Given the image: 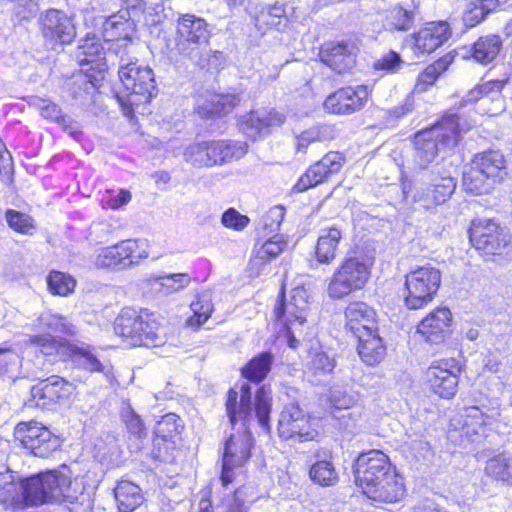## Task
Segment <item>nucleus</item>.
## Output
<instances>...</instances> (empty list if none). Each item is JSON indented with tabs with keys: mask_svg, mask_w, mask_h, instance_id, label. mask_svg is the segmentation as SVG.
Segmentation results:
<instances>
[{
	"mask_svg": "<svg viewBox=\"0 0 512 512\" xmlns=\"http://www.w3.org/2000/svg\"><path fill=\"white\" fill-rule=\"evenodd\" d=\"M451 36V30L447 22H432L411 36V48L414 54H429L444 44Z\"/></svg>",
	"mask_w": 512,
	"mask_h": 512,
	"instance_id": "27",
	"label": "nucleus"
},
{
	"mask_svg": "<svg viewBox=\"0 0 512 512\" xmlns=\"http://www.w3.org/2000/svg\"><path fill=\"white\" fill-rule=\"evenodd\" d=\"M308 297L307 290L299 286L291 291L288 301L283 292L276 300L273 310L275 321L284 328L288 345L291 348H297L300 340L305 338L304 327Z\"/></svg>",
	"mask_w": 512,
	"mask_h": 512,
	"instance_id": "9",
	"label": "nucleus"
},
{
	"mask_svg": "<svg viewBox=\"0 0 512 512\" xmlns=\"http://www.w3.org/2000/svg\"><path fill=\"white\" fill-rule=\"evenodd\" d=\"M328 400L330 408L335 410H349L355 403L354 395L349 394L342 387H333L330 389Z\"/></svg>",
	"mask_w": 512,
	"mask_h": 512,
	"instance_id": "58",
	"label": "nucleus"
},
{
	"mask_svg": "<svg viewBox=\"0 0 512 512\" xmlns=\"http://www.w3.org/2000/svg\"><path fill=\"white\" fill-rule=\"evenodd\" d=\"M8 225L16 232L28 234L32 228L31 218L15 210H7L5 213Z\"/></svg>",
	"mask_w": 512,
	"mask_h": 512,
	"instance_id": "63",
	"label": "nucleus"
},
{
	"mask_svg": "<svg viewBox=\"0 0 512 512\" xmlns=\"http://www.w3.org/2000/svg\"><path fill=\"white\" fill-rule=\"evenodd\" d=\"M278 435L286 441H312L319 435L318 422L306 415L298 404L290 403L280 414Z\"/></svg>",
	"mask_w": 512,
	"mask_h": 512,
	"instance_id": "15",
	"label": "nucleus"
},
{
	"mask_svg": "<svg viewBox=\"0 0 512 512\" xmlns=\"http://www.w3.org/2000/svg\"><path fill=\"white\" fill-rule=\"evenodd\" d=\"M71 385L63 378L52 375L34 385V402L37 407L49 408L58 400L68 397Z\"/></svg>",
	"mask_w": 512,
	"mask_h": 512,
	"instance_id": "32",
	"label": "nucleus"
},
{
	"mask_svg": "<svg viewBox=\"0 0 512 512\" xmlns=\"http://www.w3.org/2000/svg\"><path fill=\"white\" fill-rule=\"evenodd\" d=\"M344 162L345 159L341 153L335 151L328 152L306 170L294 185L293 190L298 193L304 192L309 188L328 181L330 177L340 172Z\"/></svg>",
	"mask_w": 512,
	"mask_h": 512,
	"instance_id": "23",
	"label": "nucleus"
},
{
	"mask_svg": "<svg viewBox=\"0 0 512 512\" xmlns=\"http://www.w3.org/2000/svg\"><path fill=\"white\" fill-rule=\"evenodd\" d=\"M441 285V272L431 266H419L406 275L404 304L418 310L433 301Z\"/></svg>",
	"mask_w": 512,
	"mask_h": 512,
	"instance_id": "12",
	"label": "nucleus"
},
{
	"mask_svg": "<svg viewBox=\"0 0 512 512\" xmlns=\"http://www.w3.org/2000/svg\"><path fill=\"white\" fill-rule=\"evenodd\" d=\"M247 153V145L226 140L202 141L185 148L184 160L196 168L220 166Z\"/></svg>",
	"mask_w": 512,
	"mask_h": 512,
	"instance_id": "10",
	"label": "nucleus"
},
{
	"mask_svg": "<svg viewBox=\"0 0 512 512\" xmlns=\"http://www.w3.org/2000/svg\"><path fill=\"white\" fill-rule=\"evenodd\" d=\"M329 127L316 125L301 132L296 136V148L299 152H305L309 145L322 142L327 139Z\"/></svg>",
	"mask_w": 512,
	"mask_h": 512,
	"instance_id": "55",
	"label": "nucleus"
},
{
	"mask_svg": "<svg viewBox=\"0 0 512 512\" xmlns=\"http://www.w3.org/2000/svg\"><path fill=\"white\" fill-rule=\"evenodd\" d=\"M272 363L273 355L270 352H262L241 369L242 376L251 382L260 383L270 372Z\"/></svg>",
	"mask_w": 512,
	"mask_h": 512,
	"instance_id": "42",
	"label": "nucleus"
},
{
	"mask_svg": "<svg viewBox=\"0 0 512 512\" xmlns=\"http://www.w3.org/2000/svg\"><path fill=\"white\" fill-rule=\"evenodd\" d=\"M502 48V39L499 35L488 34L481 36L469 48L467 53L478 63L489 64L499 55Z\"/></svg>",
	"mask_w": 512,
	"mask_h": 512,
	"instance_id": "39",
	"label": "nucleus"
},
{
	"mask_svg": "<svg viewBox=\"0 0 512 512\" xmlns=\"http://www.w3.org/2000/svg\"><path fill=\"white\" fill-rule=\"evenodd\" d=\"M40 109V113L44 118L51 119L61 124L64 129L68 130L71 135L77 133L76 129L72 126V120L65 115H62L61 109L55 103L46 100H40L37 104Z\"/></svg>",
	"mask_w": 512,
	"mask_h": 512,
	"instance_id": "54",
	"label": "nucleus"
},
{
	"mask_svg": "<svg viewBox=\"0 0 512 512\" xmlns=\"http://www.w3.org/2000/svg\"><path fill=\"white\" fill-rule=\"evenodd\" d=\"M285 117L271 109L251 111L242 117L239 128L249 139L256 140L258 137L267 134L270 127L280 125Z\"/></svg>",
	"mask_w": 512,
	"mask_h": 512,
	"instance_id": "29",
	"label": "nucleus"
},
{
	"mask_svg": "<svg viewBox=\"0 0 512 512\" xmlns=\"http://www.w3.org/2000/svg\"><path fill=\"white\" fill-rule=\"evenodd\" d=\"M226 415L234 427L240 423V429L249 428V423L255 418L259 426L270 431V414L272 411V390L269 386H260L252 401V389L248 383H243L239 389L230 388L227 392Z\"/></svg>",
	"mask_w": 512,
	"mask_h": 512,
	"instance_id": "2",
	"label": "nucleus"
},
{
	"mask_svg": "<svg viewBox=\"0 0 512 512\" xmlns=\"http://www.w3.org/2000/svg\"><path fill=\"white\" fill-rule=\"evenodd\" d=\"M253 436L249 428L239 429L225 442L220 480L224 487L232 483L234 469L242 467L251 456Z\"/></svg>",
	"mask_w": 512,
	"mask_h": 512,
	"instance_id": "19",
	"label": "nucleus"
},
{
	"mask_svg": "<svg viewBox=\"0 0 512 512\" xmlns=\"http://www.w3.org/2000/svg\"><path fill=\"white\" fill-rule=\"evenodd\" d=\"M356 338L358 340V354L364 363L373 366L384 359L386 347L378 334L377 327Z\"/></svg>",
	"mask_w": 512,
	"mask_h": 512,
	"instance_id": "35",
	"label": "nucleus"
},
{
	"mask_svg": "<svg viewBox=\"0 0 512 512\" xmlns=\"http://www.w3.org/2000/svg\"><path fill=\"white\" fill-rule=\"evenodd\" d=\"M486 473L496 479L508 481L512 478V454L502 453L490 459Z\"/></svg>",
	"mask_w": 512,
	"mask_h": 512,
	"instance_id": "51",
	"label": "nucleus"
},
{
	"mask_svg": "<svg viewBox=\"0 0 512 512\" xmlns=\"http://www.w3.org/2000/svg\"><path fill=\"white\" fill-rule=\"evenodd\" d=\"M507 176V165L503 154L487 150L476 154L463 170V187L472 195L488 194L496 184Z\"/></svg>",
	"mask_w": 512,
	"mask_h": 512,
	"instance_id": "8",
	"label": "nucleus"
},
{
	"mask_svg": "<svg viewBox=\"0 0 512 512\" xmlns=\"http://www.w3.org/2000/svg\"><path fill=\"white\" fill-rule=\"evenodd\" d=\"M114 497L119 512H133L144 500L141 488L128 480H121L117 483Z\"/></svg>",
	"mask_w": 512,
	"mask_h": 512,
	"instance_id": "38",
	"label": "nucleus"
},
{
	"mask_svg": "<svg viewBox=\"0 0 512 512\" xmlns=\"http://www.w3.org/2000/svg\"><path fill=\"white\" fill-rule=\"evenodd\" d=\"M183 429V423L179 416L174 413L164 415L156 424L155 438H159V443L163 441L175 440L178 442L179 435Z\"/></svg>",
	"mask_w": 512,
	"mask_h": 512,
	"instance_id": "47",
	"label": "nucleus"
},
{
	"mask_svg": "<svg viewBox=\"0 0 512 512\" xmlns=\"http://www.w3.org/2000/svg\"><path fill=\"white\" fill-rule=\"evenodd\" d=\"M462 418V427L459 431L461 445L467 448V444L479 443L486 437L489 429H498L500 423H504L502 412L497 401L491 402V405L471 406L464 409Z\"/></svg>",
	"mask_w": 512,
	"mask_h": 512,
	"instance_id": "11",
	"label": "nucleus"
},
{
	"mask_svg": "<svg viewBox=\"0 0 512 512\" xmlns=\"http://www.w3.org/2000/svg\"><path fill=\"white\" fill-rule=\"evenodd\" d=\"M132 31L128 10L111 15L103 24V37L107 43L114 41L127 42Z\"/></svg>",
	"mask_w": 512,
	"mask_h": 512,
	"instance_id": "37",
	"label": "nucleus"
},
{
	"mask_svg": "<svg viewBox=\"0 0 512 512\" xmlns=\"http://www.w3.org/2000/svg\"><path fill=\"white\" fill-rule=\"evenodd\" d=\"M255 26L258 30L274 28L283 31L288 26V15L286 5L276 2L273 5L265 6L254 17Z\"/></svg>",
	"mask_w": 512,
	"mask_h": 512,
	"instance_id": "36",
	"label": "nucleus"
},
{
	"mask_svg": "<svg viewBox=\"0 0 512 512\" xmlns=\"http://www.w3.org/2000/svg\"><path fill=\"white\" fill-rule=\"evenodd\" d=\"M114 331L132 346L158 347L166 341L157 316L147 310L123 308L114 321Z\"/></svg>",
	"mask_w": 512,
	"mask_h": 512,
	"instance_id": "7",
	"label": "nucleus"
},
{
	"mask_svg": "<svg viewBox=\"0 0 512 512\" xmlns=\"http://www.w3.org/2000/svg\"><path fill=\"white\" fill-rule=\"evenodd\" d=\"M0 503L14 510L32 505V476L16 480L8 468L0 472Z\"/></svg>",
	"mask_w": 512,
	"mask_h": 512,
	"instance_id": "22",
	"label": "nucleus"
},
{
	"mask_svg": "<svg viewBox=\"0 0 512 512\" xmlns=\"http://www.w3.org/2000/svg\"><path fill=\"white\" fill-rule=\"evenodd\" d=\"M358 48L354 42L339 41L324 44L320 49L321 61L333 71L342 74L356 64Z\"/></svg>",
	"mask_w": 512,
	"mask_h": 512,
	"instance_id": "26",
	"label": "nucleus"
},
{
	"mask_svg": "<svg viewBox=\"0 0 512 512\" xmlns=\"http://www.w3.org/2000/svg\"><path fill=\"white\" fill-rule=\"evenodd\" d=\"M453 56L446 55L436 61L434 64L429 65L426 69L419 74L416 83V89L424 91L428 86L435 83L441 73H443L452 62Z\"/></svg>",
	"mask_w": 512,
	"mask_h": 512,
	"instance_id": "50",
	"label": "nucleus"
},
{
	"mask_svg": "<svg viewBox=\"0 0 512 512\" xmlns=\"http://www.w3.org/2000/svg\"><path fill=\"white\" fill-rule=\"evenodd\" d=\"M370 276L364 259L346 257L333 273L328 284V295L332 299H342L350 293L362 289Z\"/></svg>",
	"mask_w": 512,
	"mask_h": 512,
	"instance_id": "13",
	"label": "nucleus"
},
{
	"mask_svg": "<svg viewBox=\"0 0 512 512\" xmlns=\"http://www.w3.org/2000/svg\"><path fill=\"white\" fill-rule=\"evenodd\" d=\"M309 477L322 487L335 486L339 481L338 473L330 460H318L309 469Z\"/></svg>",
	"mask_w": 512,
	"mask_h": 512,
	"instance_id": "46",
	"label": "nucleus"
},
{
	"mask_svg": "<svg viewBox=\"0 0 512 512\" xmlns=\"http://www.w3.org/2000/svg\"><path fill=\"white\" fill-rule=\"evenodd\" d=\"M507 81L495 80L487 82L484 85L474 88L471 90L466 98V102H477L478 100L485 102L489 99L488 94L490 92L500 93Z\"/></svg>",
	"mask_w": 512,
	"mask_h": 512,
	"instance_id": "57",
	"label": "nucleus"
},
{
	"mask_svg": "<svg viewBox=\"0 0 512 512\" xmlns=\"http://www.w3.org/2000/svg\"><path fill=\"white\" fill-rule=\"evenodd\" d=\"M414 109V98L407 96L400 106L384 111L383 120L386 126H394L398 120Z\"/></svg>",
	"mask_w": 512,
	"mask_h": 512,
	"instance_id": "60",
	"label": "nucleus"
},
{
	"mask_svg": "<svg viewBox=\"0 0 512 512\" xmlns=\"http://www.w3.org/2000/svg\"><path fill=\"white\" fill-rule=\"evenodd\" d=\"M249 218L240 214L236 209H227L221 217L222 224L227 228L243 230L249 224Z\"/></svg>",
	"mask_w": 512,
	"mask_h": 512,
	"instance_id": "64",
	"label": "nucleus"
},
{
	"mask_svg": "<svg viewBox=\"0 0 512 512\" xmlns=\"http://www.w3.org/2000/svg\"><path fill=\"white\" fill-rule=\"evenodd\" d=\"M413 24V11L403 8L401 5H395L386 12L384 27L388 31L406 32L412 28Z\"/></svg>",
	"mask_w": 512,
	"mask_h": 512,
	"instance_id": "44",
	"label": "nucleus"
},
{
	"mask_svg": "<svg viewBox=\"0 0 512 512\" xmlns=\"http://www.w3.org/2000/svg\"><path fill=\"white\" fill-rule=\"evenodd\" d=\"M284 215L285 210L282 206H274L266 213L263 217L264 230L267 231L264 237L273 233L277 234L276 232L279 231Z\"/></svg>",
	"mask_w": 512,
	"mask_h": 512,
	"instance_id": "62",
	"label": "nucleus"
},
{
	"mask_svg": "<svg viewBox=\"0 0 512 512\" xmlns=\"http://www.w3.org/2000/svg\"><path fill=\"white\" fill-rule=\"evenodd\" d=\"M469 239L475 249L484 255H501L511 244L508 230L490 219L473 221Z\"/></svg>",
	"mask_w": 512,
	"mask_h": 512,
	"instance_id": "16",
	"label": "nucleus"
},
{
	"mask_svg": "<svg viewBox=\"0 0 512 512\" xmlns=\"http://www.w3.org/2000/svg\"><path fill=\"white\" fill-rule=\"evenodd\" d=\"M210 32L207 22L193 14H183L177 19L175 48L179 54L193 57L208 43Z\"/></svg>",
	"mask_w": 512,
	"mask_h": 512,
	"instance_id": "18",
	"label": "nucleus"
},
{
	"mask_svg": "<svg viewBox=\"0 0 512 512\" xmlns=\"http://www.w3.org/2000/svg\"><path fill=\"white\" fill-rule=\"evenodd\" d=\"M286 245V241L280 234H274L263 241L258 239L254 245L251 263L255 266L264 265L282 253Z\"/></svg>",
	"mask_w": 512,
	"mask_h": 512,
	"instance_id": "40",
	"label": "nucleus"
},
{
	"mask_svg": "<svg viewBox=\"0 0 512 512\" xmlns=\"http://www.w3.org/2000/svg\"><path fill=\"white\" fill-rule=\"evenodd\" d=\"M499 0H475L467 4L463 13V21L467 27H474L481 23L486 16L495 11Z\"/></svg>",
	"mask_w": 512,
	"mask_h": 512,
	"instance_id": "45",
	"label": "nucleus"
},
{
	"mask_svg": "<svg viewBox=\"0 0 512 512\" xmlns=\"http://www.w3.org/2000/svg\"><path fill=\"white\" fill-rule=\"evenodd\" d=\"M48 290L53 295L62 297L72 294L76 287V280L71 275L53 270L46 277Z\"/></svg>",
	"mask_w": 512,
	"mask_h": 512,
	"instance_id": "49",
	"label": "nucleus"
},
{
	"mask_svg": "<svg viewBox=\"0 0 512 512\" xmlns=\"http://www.w3.org/2000/svg\"><path fill=\"white\" fill-rule=\"evenodd\" d=\"M451 320L452 314L448 308H436L420 321L416 333L428 343H442L448 335Z\"/></svg>",
	"mask_w": 512,
	"mask_h": 512,
	"instance_id": "28",
	"label": "nucleus"
},
{
	"mask_svg": "<svg viewBox=\"0 0 512 512\" xmlns=\"http://www.w3.org/2000/svg\"><path fill=\"white\" fill-rule=\"evenodd\" d=\"M40 24L43 37L55 44H69L76 36L72 19L60 10H48L40 18Z\"/></svg>",
	"mask_w": 512,
	"mask_h": 512,
	"instance_id": "25",
	"label": "nucleus"
},
{
	"mask_svg": "<svg viewBox=\"0 0 512 512\" xmlns=\"http://www.w3.org/2000/svg\"><path fill=\"white\" fill-rule=\"evenodd\" d=\"M456 184L454 168L442 163L441 167L432 169L428 185L416 191L413 197L414 202L424 209L443 204L455 191Z\"/></svg>",
	"mask_w": 512,
	"mask_h": 512,
	"instance_id": "17",
	"label": "nucleus"
},
{
	"mask_svg": "<svg viewBox=\"0 0 512 512\" xmlns=\"http://www.w3.org/2000/svg\"><path fill=\"white\" fill-rule=\"evenodd\" d=\"M122 47L123 45L110 44L108 51L95 34H87L77 47L76 59L80 70L74 73L67 82L66 87L70 97L82 105L90 103L93 100L95 92L101 86L107 70V57L113 54L112 47Z\"/></svg>",
	"mask_w": 512,
	"mask_h": 512,
	"instance_id": "1",
	"label": "nucleus"
},
{
	"mask_svg": "<svg viewBox=\"0 0 512 512\" xmlns=\"http://www.w3.org/2000/svg\"><path fill=\"white\" fill-rule=\"evenodd\" d=\"M192 315L187 319V326L198 329L200 328L211 316L213 305L208 295H198L197 299L190 304Z\"/></svg>",
	"mask_w": 512,
	"mask_h": 512,
	"instance_id": "48",
	"label": "nucleus"
},
{
	"mask_svg": "<svg viewBox=\"0 0 512 512\" xmlns=\"http://www.w3.org/2000/svg\"><path fill=\"white\" fill-rule=\"evenodd\" d=\"M345 328L355 338L377 327L376 313L364 302L350 303L345 310Z\"/></svg>",
	"mask_w": 512,
	"mask_h": 512,
	"instance_id": "31",
	"label": "nucleus"
},
{
	"mask_svg": "<svg viewBox=\"0 0 512 512\" xmlns=\"http://www.w3.org/2000/svg\"><path fill=\"white\" fill-rule=\"evenodd\" d=\"M461 373V365L455 358L433 361L425 373L431 391L441 398L450 399L456 392Z\"/></svg>",
	"mask_w": 512,
	"mask_h": 512,
	"instance_id": "20",
	"label": "nucleus"
},
{
	"mask_svg": "<svg viewBox=\"0 0 512 512\" xmlns=\"http://www.w3.org/2000/svg\"><path fill=\"white\" fill-rule=\"evenodd\" d=\"M241 101L239 94H210L198 99L197 111L204 118L219 117L230 113Z\"/></svg>",
	"mask_w": 512,
	"mask_h": 512,
	"instance_id": "33",
	"label": "nucleus"
},
{
	"mask_svg": "<svg viewBox=\"0 0 512 512\" xmlns=\"http://www.w3.org/2000/svg\"><path fill=\"white\" fill-rule=\"evenodd\" d=\"M402 64L401 57L398 53L390 51L377 59L373 63V68L382 74L394 73L400 69Z\"/></svg>",
	"mask_w": 512,
	"mask_h": 512,
	"instance_id": "61",
	"label": "nucleus"
},
{
	"mask_svg": "<svg viewBox=\"0 0 512 512\" xmlns=\"http://www.w3.org/2000/svg\"><path fill=\"white\" fill-rule=\"evenodd\" d=\"M308 369L315 375L331 374L336 366V360L322 350H311L309 352Z\"/></svg>",
	"mask_w": 512,
	"mask_h": 512,
	"instance_id": "53",
	"label": "nucleus"
},
{
	"mask_svg": "<svg viewBox=\"0 0 512 512\" xmlns=\"http://www.w3.org/2000/svg\"><path fill=\"white\" fill-rule=\"evenodd\" d=\"M343 232L336 226L322 228L315 247L316 260L320 264L332 263L337 255Z\"/></svg>",
	"mask_w": 512,
	"mask_h": 512,
	"instance_id": "34",
	"label": "nucleus"
},
{
	"mask_svg": "<svg viewBox=\"0 0 512 512\" xmlns=\"http://www.w3.org/2000/svg\"><path fill=\"white\" fill-rule=\"evenodd\" d=\"M118 75L123 90L117 91L115 96L125 114L131 113L134 106L147 103L157 95L153 70L127 53L120 55Z\"/></svg>",
	"mask_w": 512,
	"mask_h": 512,
	"instance_id": "4",
	"label": "nucleus"
},
{
	"mask_svg": "<svg viewBox=\"0 0 512 512\" xmlns=\"http://www.w3.org/2000/svg\"><path fill=\"white\" fill-rule=\"evenodd\" d=\"M190 276L186 273L167 274L157 277L156 282L165 294H170L185 288L190 283Z\"/></svg>",
	"mask_w": 512,
	"mask_h": 512,
	"instance_id": "56",
	"label": "nucleus"
},
{
	"mask_svg": "<svg viewBox=\"0 0 512 512\" xmlns=\"http://www.w3.org/2000/svg\"><path fill=\"white\" fill-rule=\"evenodd\" d=\"M62 444L61 438L48 427L34 421V457L48 458Z\"/></svg>",
	"mask_w": 512,
	"mask_h": 512,
	"instance_id": "41",
	"label": "nucleus"
},
{
	"mask_svg": "<svg viewBox=\"0 0 512 512\" xmlns=\"http://www.w3.org/2000/svg\"><path fill=\"white\" fill-rule=\"evenodd\" d=\"M459 117L456 114L445 115L430 128L418 131L414 136L413 162L418 169L441 167L438 160L446 149L457 145L461 137Z\"/></svg>",
	"mask_w": 512,
	"mask_h": 512,
	"instance_id": "3",
	"label": "nucleus"
},
{
	"mask_svg": "<svg viewBox=\"0 0 512 512\" xmlns=\"http://www.w3.org/2000/svg\"><path fill=\"white\" fill-rule=\"evenodd\" d=\"M176 446L177 442L175 440L163 441L160 444L159 438H155L151 457L160 462H172L176 457Z\"/></svg>",
	"mask_w": 512,
	"mask_h": 512,
	"instance_id": "59",
	"label": "nucleus"
},
{
	"mask_svg": "<svg viewBox=\"0 0 512 512\" xmlns=\"http://www.w3.org/2000/svg\"><path fill=\"white\" fill-rule=\"evenodd\" d=\"M148 256L145 240L127 239L101 249L96 257L95 265L98 268L121 271L138 265Z\"/></svg>",
	"mask_w": 512,
	"mask_h": 512,
	"instance_id": "14",
	"label": "nucleus"
},
{
	"mask_svg": "<svg viewBox=\"0 0 512 512\" xmlns=\"http://www.w3.org/2000/svg\"><path fill=\"white\" fill-rule=\"evenodd\" d=\"M38 326L48 333H59L62 335L72 336L76 333L75 326L60 314L46 310L38 317Z\"/></svg>",
	"mask_w": 512,
	"mask_h": 512,
	"instance_id": "43",
	"label": "nucleus"
},
{
	"mask_svg": "<svg viewBox=\"0 0 512 512\" xmlns=\"http://www.w3.org/2000/svg\"><path fill=\"white\" fill-rule=\"evenodd\" d=\"M394 472L396 469L390 463L388 456L379 450L362 453L355 460V483L363 492L367 487L375 485L378 480Z\"/></svg>",
	"mask_w": 512,
	"mask_h": 512,
	"instance_id": "21",
	"label": "nucleus"
},
{
	"mask_svg": "<svg viewBox=\"0 0 512 512\" xmlns=\"http://www.w3.org/2000/svg\"><path fill=\"white\" fill-rule=\"evenodd\" d=\"M83 490L76 480H71L65 465L61 469L34 474V506L45 503H79L86 510L90 508V503Z\"/></svg>",
	"mask_w": 512,
	"mask_h": 512,
	"instance_id": "6",
	"label": "nucleus"
},
{
	"mask_svg": "<svg viewBox=\"0 0 512 512\" xmlns=\"http://www.w3.org/2000/svg\"><path fill=\"white\" fill-rule=\"evenodd\" d=\"M121 419L127 432L138 440L146 438L147 430L141 417L126 403L121 408Z\"/></svg>",
	"mask_w": 512,
	"mask_h": 512,
	"instance_id": "52",
	"label": "nucleus"
},
{
	"mask_svg": "<svg viewBox=\"0 0 512 512\" xmlns=\"http://www.w3.org/2000/svg\"><path fill=\"white\" fill-rule=\"evenodd\" d=\"M369 95L365 85L342 87L330 94L324 101L327 112L336 115H349L363 108Z\"/></svg>",
	"mask_w": 512,
	"mask_h": 512,
	"instance_id": "24",
	"label": "nucleus"
},
{
	"mask_svg": "<svg viewBox=\"0 0 512 512\" xmlns=\"http://www.w3.org/2000/svg\"><path fill=\"white\" fill-rule=\"evenodd\" d=\"M405 491L403 478L394 472L367 487L363 493L375 502L395 503L404 497Z\"/></svg>",
	"mask_w": 512,
	"mask_h": 512,
	"instance_id": "30",
	"label": "nucleus"
},
{
	"mask_svg": "<svg viewBox=\"0 0 512 512\" xmlns=\"http://www.w3.org/2000/svg\"><path fill=\"white\" fill-rule=\"evenodd\" d=\"M67 357L86 370L103 373L109 382L112 380V368L103 365L90 346L58 341L51 335L34 336V366H45Z\"/></svg>",
	"mask_w": 512,
	"mask_h": 512,
	"instance_id": "5",
	"label": "nucleus"
}]
</instances>
